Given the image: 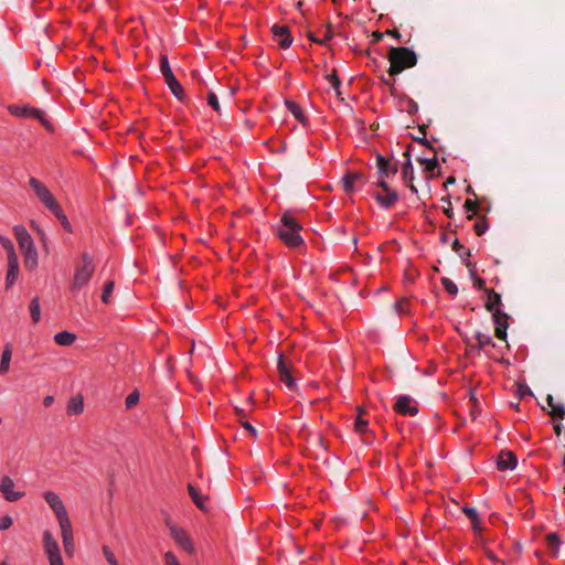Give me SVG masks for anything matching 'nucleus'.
<instances>
[{"mask_svg": "<svg viewBox=\"0 0 565 565\" xmlns=\"http://www.w3.org/2000/svg\"><path fill=\"white\" fill-rule=\"evenodd\" d=\"M463 207H465L466 212L468 213L467 218L472 220L478 213L479 204L475 200L467 199L463 204Z\"/></svg>", "mask_w": 565, "mask_h": 565, "instance_id": "40", "label": "nucleus"}, {"mask_svg": "<svg viewBox=\"0 0 565 565\" xmlns=\"http://www.w3.org/2000/svg\"><path fill=\"white\" fill-rule=\"evenodd\" d=\"M170 531H171V536L173 537V540L175 541V543L180 547H182L188 553H193L194 552L193 542H192L191 537L188 535V533L183 529L177 527V526H172L170 529Z\"/></svg>", "mask_w": 565, "mask_h": 565, "instance_id": "15", "label": "nucleus"}, {"mask_svg": "<svg viewBox=\"0 0 565 565\" xmlns=\"http://www.w3.org/2000/svg\"><path fill=\"white\" fill-rule=\"evenodd\" d=\"M546 402L548 406L551 407V412L548 415L556 420H562L565 417V405L563 403H556L554 401V397L548 394L546 397Z\"/></svg>", "mask_w": 565, "mask_h": 565, "instance_id": "23", "label": "nucleus"}, {"mask_svg": "<svg viewBox=\"0 0 565 565\" xmlns=\"http://www.w3.org/2000/svg\"><path fill=\"white\" fill-rule=\"evenodd\" d=\"M0 244L6 249L7 255H8V259L9 258H13V257H18L17 254H15L14 245H13L12 241L9 237L0 235Z\"/></svg>", "mask_w": 565, "mask_h": 565, "instance_id": "39", "label": "nucleus"}, {"mask_svg": "<svg viewBox=\"0 0 565 565\" xmlns=\"http://www.w3.org/2000/svg\"><path fill=\"white\" fill-rule=\"evenodd\" d=\"M302 225L294 217L291 211H286L276 226V235L289 248H297L305 244L300 234Z\"/></svg>", "mask_w": 565, "mask_h": 565, "instance_id": "1", "label": "nucleus"}, {"mask_svg": "<svg viewBox=\"0 0 565 565\" xmlns=\"http://www.w3.org/2000/svg\"><path fill=\"white\" fill-rule=\"evenodd\" d=\"M188 492L191 497L193 503L201 510V511H207L205 501L209 500V497L203 495L200 493V491L192 484H188Z\"/></svg>", "mask_w": 565, "mask_h": 565, "instance_id": "26", "label": "nucleus"}, {"mask_svg": "<svg viewBox=\"0 0 565 565\" xmlns=\"http://www.w3.org/2000/svg\"><path fill=\"white\" fill-rule=\"evenodd\" d=\"M355 430L360 434H363L367 430L369 422L363 419L361 416H358L354 423Z\"/></svg>", "mask_w": 565, "mask_h": 565, "instance_id": "48", "label": "nucleus"}, {"mask_svg": "<svg viewBox=\"0 0 565 565\" xmlns=\"http://www.w3.org/2000/svg\"><path fill=\"white\" fill-rule=\"evenodd\" d=\"M470 402L472 403L471 416H472L473 419H476L478 414H479V411H478V399H477L476 395L472 392H470Z\"/></svg>", "mask_w": 565, "mask_h": 565, "instance_id": "53", "label": "nucleus"}, {"mask_svg": "<svg viewBox=\"0 0 565 565\" xmlns=\"http://www.w3.org/2000/svg\"><path fill=\"white\" fill-rule=\"evenodd\" d=\"M451 247L462 259V262L467 260L471 256L470 250L467 249L457 238L454 241Z\"/></svg>", "mask_w": 565, "mask_h": 565, "instance_id": "37", "label": "nucleus"}, {"mask_svg": "<svg viewBox=\"0 0 565 565\" xmlns=\"http://www.w3.org/2000/svg\"><path fill=\"white\" fill-rule=\"evenodd\" d=\"M381 82H382L384 85L388 86V88H390V93H391V95H392V96H396V87H395V79H394V77L390 76V77L387 78V77H385V76H382V77H381Z\"/></svg>", "mask_w": 565, "mask_h": 565, "instance_id": "50", "label": "nucleus"}, {"mask_svg": "<svg viewBox=\"0 0 565 565\" xmlns=\"http://www.w3.org/2000/svg\"><path fill=\"white\" fill-rule=\"evenodd\" d=\"M417 161L422 166H425V171L430 172V173H434L435 170L439 167L438 159L436 156H434L433 158L419 157L417 159Z\"/></svg>", "mask_w": 565, "mask_h": 565, "instance_id": "35", "label": "nucleus"}, {"mask_svg": "<svg viewBox=\"0 0 565 565\" xmlns=\"http://www.w3.org/2000/svg\"><path fill=\"white\" fill-rule=\"evenodd\" d=\"M53 402H54V397L52 395H47L43 399V405L45 407H50L53 404Z\"/></svg>", "mask_w": 565, "mask_h": 565, "instance_id": "63", "label": "nucleus"}, {"mask_svg": "<svg viewBox=\"0 0 565 565\" xmlns=\"http://www.w3.org/2000/svg\"><path fill=\"white\" fill-rule=\"evenodd\" d=\"M29 310L33 323H38L41 320V305L39 297H34L31 299Z\"/></svg>", "mask_w": 565, "mask_h": 565, "instance_id": "33", "label": "nucleus"}, {"mask_svg": "<svg viewBox=\"0 0 565 565\" xmlns=\"http://www.w3.org/2000/svg\"><path fill=\"white\" fill-rule=\"evenodd\" d=\"M326 79L330 83L335 93L340 95L341 81L337 74L335 68L332 71V73L326 75Z\"/></svg>", "mask_w": 565, "mask_h": 565, "instance_id": "44", "label": "nucleus"}, {"mask_svg": "<svg viewBox=\"0 0 565 565\" xmlns=\"http://www.w3.org/2000/svg\"><path fill=\"white\" fill-rule=\"evenodd\" d=\"M285 106L301 125L305 126L308 124V117L306 116V114L303 113L302 108L298 103L290 99H286Z\"/></svg>", "mask_w": 565, "mask_h": 565, "instance_id": "25", "label": "nucleus"}, {"mask_svg": "<svg viewBox=\"0 0 565 565\" xmlns=\"http://www.w3.org/2000/svg\"><path fill=\"white\" fill-rule=\"evenodd\" d=\"M463 263H465L466 267H467V268H468V270H469V274H470L471 279H472V280H473V279H476V276H478V275H477L476 264L471 263V262L469 260V258H468L467 260H465Z\"/></svg>", "mask_w": 565, "mask_h": 565, "instance_id": "57", "label": "nucleus"}, {"mask_svg": "<svg viewBox=\"0 0 565 565\" xmlns=\"http://www.w3.org/2000/svg\"><path fill=\"white\" fill-rule=\"evenodd\" d=\"M463 513L467 515V518L472 522L473 530L479 529V515L475 508L472 507H465Z\"/></svg>", "mask_w": 565, "mask_h": 565, "instance_id": "42", "label": "nucleus"}, {"mask_svg": "<svg viewBox=\"0 0 565 565\" xmlns=\"http://www.w3.org/2000/svg\"><path fill=\"white\" fill-rule=\"evenodd\" d=\"M397 107L402 111H406L409 115H415L418 111V104L407 95L398 97Z\"/></svg>", "mask_w": 565, "mask_h": 565, "instance_id": "24", "label": "nucleus"}, {"mask_svg": "<svg viewBox=\"0 0 565 565\" xmlns=\"http://www.w3.org/2000/svg\"><path fill=\"white\" fill-rule=\"evenodd\" d=\"M19 276V258L13 257L8 259V271L6 276V288L10 289L17 281Z\"/></svg>", "mask_w": 565, "mask_h": 565, "instance_id": "20", "label": "nucleus"}, {"mask_svg": "<svg viewBox=\"0 0 565 565\" xmlns=\"http://www.w3.org/2000/svg\"><path fill=\"white\" fill-rule=\"evenodd\" d=\"M475 338L477 340V343L469 344L471 350H476L479 352L488 345L494 347V342L489 334H486L481 331H477Z\"/></svg>", "mask_w": 565, "mask_h": 565, "instance_id": "27", "label": "nucleus"}, {"mask_svg": "<svg viewBox=\"0 0 565 565\" xmlns=\"http://www.w3.org/2000/svg\"><path fill=\"white\" fill-rule=\"evenodd\" d=\"M11 356H12V347H11V344H7L1 354L0 375H4L8 373L9 367H10Z\"/></svg>", "mask_w": 565, "mask_h": 565, "instance_id": "29", "label": "nucleus"}, {"mask_svg": "<svg viewBox=\"0 0 565 565\" xmlns=\"http://www.w3.org/2000/svg\"><path fill=\"white\" fill-rule=\"evenodd\" d=\"M54 341L61 347H70L76 341V335L70 331H61L55 333Z\"/></svg>", "mask_w": 565, "mask_h": 565, "instance_id": "28", "label": "nucleus"}, {"mask_svg": "<svg viewBox=\"0 0 565 565\" xmlns=\"http://www.w3.org/2000/svg\"><path fill=\"white\" fill-rule=\"evenodd\" d=\"M114 288H115V282L113 280H107L104 284L103 292H102V301L105 305L110 303V296H111V294L114 291Z\"/></svg>", "mask_w": 565, "mask_h": 565, "instance_id": "41", "label": "nucleus"}, {"mask_svg": "<svg viewBox=\"0 0 565 565\" xmlns=\"http://www.w3.org/2000/svg\"><path fill=\"white\" fill-rule=\"evenodd\" d=\"M43 547L49 562L62 557L58 543L47 530L43 532Z\"/></svg>", "mask_w": 565, "mask_h": 565, "instance_id": "12", "label": "nucleus"}, {"mask_svg": "<svg viewBox=\"0 0 565 565\" xmlns=\"http://www.w3.org/2000/svg\"><path fill=\"white\" fill-rule=\"evenodd\" d=\"M102 550H103V554L109 565H119L114 553L110 551V548L107 545H104Z\"/></svg>", "mask_w": 565, "mask_h": 565, "instance_id": "49", "label": "nucleus"}, {"mask_svg": "<svg viewBox=\"0 0 565 565\" xmlns=\"http://www.w3.org/2000/svg\"><path fill=\"white\" fill-rule=\"evenodd\" d=\"M139 398H140V395H139V392L137 390H135L134 392H131L127 397H126V401H125V406L127 409H131L134 408L138 402H139Z\"/></svg>", "mask_w": 565, "mask_h": 565, "instance_id": "46", "label": "nucleus"}, {"mask_svg": "<svg viewBox=\"0 0 565 565\" xmlns=\"http://www.w3.org/2000/svg\"><path fill=\"white\" fill-rule=\"evenodd\" d=\"M160 72L164 79L174 75L171 70L168 55H166V54L160 55Z\"/></svg>", "mask_w": 565, "mask_h": 565, "instance_id": "38", "label": "nucleus"}, {"mask_svg": "<svg viewBox=\"0 0 565 565\" xmlns=\"http://www.w3.org/2000/svg\"><path fill=\"white\" fill-rule=\"evenodd\" d=\"M29 185L34 191L41 203L49 210H56L58 202L55 200L49 188L34 177L29 180Z\"/></svg>", "mask_w": 565, "mask_h": 565, "instance_id": "5", "label": "nucleus"}, {"mask_svg": "<svg viewBox=\"0 0 565 565\" xmlns=\"http://www.w3.org/2000/svg\"><path fill=\"white\" fill-rule=\"evenodd\" d=\"M412 146H408L404 151L405 162L402 164L401 174L404 182L414 181V168L412 163Z\"/></svg>", "mask_w": 565, "mask_h": 565, "instance_id": "19", "label": "nucleus"}, {"mask_svg": "<svg viewBox=\"0 0 565 565\" xmlns=\"http://www.w3.org/2000/svg\"><path fill=\"white\" fill-rule=\"evenodd\" d=\"M412 138H413V140L415 142L420 143V145L427 147L429 150H431L435 153L437 152L436 148L431 145V141L426 138V136H422V137L413 136Z\"/></svg>", "mask_w": 565, "mask_h": 565, "instance_id": "51", "label": "nucleus"}, {"mask_svg": "<svg viewBox=\"0 0 565 565\" xmlns=\"http://www.w3.org/2000/svg\"><path fill=\"white\" fill-rule=\"evenodd\" d=\"M333 38V26L331 23H328L326 25V30H324V33H323V38L321 41H324V45L327 44V42H329L331 39Z\"/></svg>", "mask_w": 565, "mask_h": 565, "instance_id": "54", "label": "nucleus"}, {"mask_svg": "<svg viewBox=\"0 0 565 565\" xmlns=\"http://www.w3.org/2000/svg\"><path fill=\"white\" fill-rule=\"evenodd\" d=\"M60 529H61V535H62L65 554L67 556L72 557L75 552V543H74V537H73L72 523L68 522V523L62 524V525H60Z\"/></svg>", "mask_w": 565, "mask_h": 565, "instance_id": "16", "label": "nucleus"}, {"mask_svg": "<svg viewBox=\"0 0 565 565\" xmlns=\"http://www.w3.org/2000/svg\"><path fill=\"white\" fill-rule=\"evenodd\" d=\"M484 292L487 295L486 309L491 313H494L495 310H502L501 295L493 289H484Z\"/></svg>", "mask_w": 565, "mask_h": 565, "instance_id": "22", "label": "nucleus"}, {"mask_svg": "<svg viewBox=\"0 0 565 565\" xmlns=\"http://www.w3.org/2000/svg\"><path fill=\"white\" fill-rule=\"evenodd\" d=\"M561 545L562 540L556 532H552L546 535V546L553 555L558 553Z\"/></svg>", "mask_w": 565, "mask_h": 565, "instance_id": "31", "label": "nucleus"}, {"mask_svg": "<svg viewBox=\"0 0 565 565\" xmlns=\"http://www.w3.org/2000/svg\"><path fill=\"white\" fill-rule=\"evenodd\" d=\"M308 38L310 39L311 42L313 43H317V44H320V45H324V41H321L322 38H317L312 32H309L308 33Z\"/></svg>", "mask_w": 565, "mask_h": 565, "instance_id": "62", "label": "nucleus"}, {"mask_svg": "<svg viewBox=\"0 0 565 565\" xmlns=\"http://www.w3.org/2000/svg\"><path fill=\"white\" fill-rule=\"evenodd\" d=\"M14 481L11 477L4 476L0 482V491L2 492L6 500L15 502L24 497L23 491H14Z\"/></svg>", "mask_w": 565, "mask_h": 565, "instance_id": "13", "label": "nucleus"}, {"mask_svg": "<svg viewBox=\"0 0 565 565\" xmlns=\"http://www.w3.org/2000/svg\"><path fill=\"white\" fill-rule=\"evenodd\" d=\"M518 465V459L512 451H501L497 458V468L500 471L513 470Z\"/></svg>", "mask_w": 565, "mask_h": 565, "instance_id": "18", "label": "nucleus"}, {"mask_svg": "<svg viewBox=\"0 0 565 565\" xmlns=\"http://www.w3.org/2000/svg\"><path fill=\"white\" fill-rule=\"evenodd\" d=\"M393 409L403 416H415L419 412L417 403L409 395H401Z\"/></svg>", "mask_w": 565, "mask_h": 565, "instance_id": "9", "label": "nucleus"}, {"mask_svg": "<svg viewBox=\"0 0 565 565\" xmlns=\"http://www.w3.org/2000/svg\"><path fill=\"white\" fill-rule=\"evenodd\" d=\"M351 177H354L353 178L354 182H358V181H362L364 183L366 182L364 174L361 172H351Z\"/></svg>", "mask_w": 565, "mask_h": 565, "instance_id": "61", "label": "nucleus"}, {"mask_svg": "<svg viewBox=\"0 0 565 565\" xmlns=\"http://www.w3.org/2000/svg\"><path fill=\"white\" fill-rule=\"evenodd\" d=\"M509 319L510 316L503 310H495L492 313V320L494 323V334L499 340H507L508 333L507 330L509 328Z\"/></svg>", "mask_w": 565, "mask_h": 565, "instance_id": "11", "label": "nucleus"}, {"mask_svg": "<svg viewBox=\"0 0 565 565\" xmlns=\"http://www.w3.org/2000/svg\"><path fill=\"white\" fill-rule=\"evenodd\" d=\"M95 271L94 258L84 252L81 255V264L76 265L73 279L70 285L72 292L82 290L90 281Z\"/></svg>", "mask_w": 565, "mask_h": 565, "instance_id": "3", "label": "nucleus"}, {"mask_svg": "<svg viewBox=\"0 0 565 565\" xmlns=\"http://www.w3.org/2000/svg\"><path fill=\"white\" fill-rule=\"evenodd\" d=\"M24 256V267L32 271L38 267V252L36 248L22 252Z\"/></svg>", "mask_w": 565, "mask_h": 565, "instance_id": "32", "label": "nucleus"}, {"mask_svg": "<svg viewBox=\"0 0 565 565\" xmlns=\"http://www.w3.org/2000/svg\"><path fill=\"white\" fill-rule=\"evenodd\" d=\"M13 521L10 515H4L0 519V530H7L12 525Z\"/></svg>", "mask_w": 565, "mask_h": 565, "instance_id": "56", "label": "nucleus"}, {"mask_svg": "<svg viewBox=\"0 0 565 565\" xmlns=\"http://www.w3.org/2000/svg\"><path fill=\"white\" fill-rule=\"evenodd\" d=\"M377 168V181H386L387 178L394 177L398 171L397 161L386 159L382 153L377 152L375 156Z\"/></svg>", "mask_w": 565, "mask_h": 565, "instance_id": "8", "label": "nucleus"}, {"mask_svg": "<svg viewBox=\"0 0 565 565\" xmlns=\"http://www.w3.org/2000/svg\"><path fill=\"white\" fill-rule=\"evenodd\" d=\"M273 39L278 45L286 50L292 44L294 38L288 25L274 24L271 26Z\"/></svg>", "mask_w": 565, "mask_h": 565, "instance_id": "10", "label": "nucleus"}, {"mask_svg": "<svg viewBox=\"0 0 565 565\" xmlns=\"http://www.w3.org/2000/svg\"><path fill=\"white\" fill-rule=\"evenodd\" d=\"M13 234L15 236V239L19 244V248L21 249V252L35 248L30 233L23 225H15L13 227Z\"/></svg>", "mask_w": 565, "mask_h": 565, "instance_id": "14", "label": "nucleus"}, {"mask_svg": "<svg viewBox=\"0 0 565 565\" xmlns=\"http://www.w3.org/2000/svg\"><path fill=\"white\" fill-rule=\"evenodd\" d=\"M43 498L49 504V507L53 510L58 521V525L71 522L67 510L62 501V499L53 491H45L43 493Z\"/></svg>", "mask_w": 565, "mask_h": 565, "instance_id": "7", "label": "nucleus"}, {"mask_svg": "<svg viewBox=\"0 0 565 565\" xmlns=\"http://www.w3.org/2000/svg\"><path fill=\"white\" fill-rule=\"evenodd\" d=\"M387 58L390 61L388 75L394 77L406 68L414 67L417 64V54L409 47L392 46Z\"/></svg>", "mask_w": 565, "mask_h": 565, "instance_id": "2", "label": "nucleus"}, {"mask_svg": "<svg viewBox=\"0 0 565 565\" xmlns=\"http://www.w3.org/2000/svg\"><path fill=\"white\" fill-rule=\"evenodd\" d=\"M489 228V223L484 216L479 217L473 224V231L478 236L483 235Z\"/></svg>", "mask_w": 565, "mask_h": 565, "instance_id": "43", "label": "nucleus"}, {"mask_svg": "<svg viewBox=\"0 0 565 565\" xmlns=\"http://www.w3.org/2000/svg\"><path fill=\"white\" fill-rule=\"evenodd\" d=\"M84 412V402L81 396L73 397L66 407V414L68 416L79 415Z\"/></svg>", "mask_w": 565, "mask_h": 565, "instance_id": "30", "label": "nucleus"}, {"mask_svg": "<svg viewBox=\"0 0 565 565\" xmlns=\"http://www.w3.org/2000/svg\"><path fill=\"white\" fill-rule=\"evenodd\" d=\"M484 286H486L484 279L480 278L479 276H476V279H473V287L478 290H484V289H487Z\"/></svg>", "mask_w": 565, "mask_h": 565, "instance_id": "59", "label": "nucleus"}, {"mask_svg": "<svg viewBox=\"0 0 565 565\" xmlns=\"http://www.w3.org/2000/svg\"><path fill=\"white\" fill-rule=\"evenodd\" d=\"M207 104L216 111V113H220L221 110V106H220V103H218V98L216 96V94L214 92H209L207 94Z\"/></svg>", "mask_w": 565, "mask_h": 565, "instance_id": "47", "label": "nucleus"}, {"mask_svg": "<svg viewBox=\"0 0 565 565\" xmlns=\"http://www.w3.org/2000/svg\"><path fill=\"white\" fill-rule=\"evenodd\" d=\"M375 185L382 189L383 192L374 193L373 199L385 210L393 207L399 199L397 191L391 189L386 181L376 182Z\"/></svg>", "mask_w": 565, "mask_h": 565, "instance_id": "6", "label": "nucleus"}, {"mask_svg": "<svg viewBox=\"0 0 565 565\" xmlns=\"http://www.w3.org/2000/svg\"><path fill=\"white\" fill-rule=\"evenodd\" d=\"M164 563L166 565H181L177 556L170 551L164 554Z\"/></svg>", "mask_w": 565, "mask_h": 565, "instance_id": "52", "label": "nucleus"}, {"mask_svg": "<svg viewBox=\"0 0 565 565\" xmlns=\"http://www.w3.org/2000/svg\"><path fill=\"white\" fill-rule=\"evenodd\" d=\"M446 201H447L448 205L446 207H444V213L447 215V217L452 218L455 213H454V210H452V205H451L450 199L448 198Z\"/></svg>", "mask_w": 565, "mask_h": 565, "instance_id": "60", "label": "nucleus"}, {"mask_svg": "<svg viewBox=\"0 0 565 565\" xmlns=\"http://www.w3.org/2000/svg\"><path fill=\"white\" fill-rule=\"evenodd\" d=\"M234 411H235L236 415L239 416L241 418H244L247 416V413L245 412L244 408L235 406Z\"/></svg>", "mask_w": 565, "mask_h": 565, "instance_id": "64", "label": "nucleus"}, {"mask_svg": "<svg viewBox=\"0 0 565 565\" xmlns=\"http://www.w3.org/2000/svg\"><path fill=\"white\" fill-rule=\"evenodd\" d=\"M353 178L354 177H351V171H349L341 179L342 189L347 194H351L355 191V182Z\"/></svg>", "mask_w": 565, "mask_h": 565, "instance_id": "36", "label": "nucleus"}, {"mask_svg": "<svg viewBox=\"0 0 565 565\" xmlns=\"http://www.w3.org/2000/svg\"><path fill=\"white\" fill-rule=\"evenodd\" d=\"M440 281H441L444 289L450 296H456L458 294V287L450 278L443 277Z\"/></svg>", "mask_w": 565, "mask_h": 565, "instance_id": "45", "label": "nucleus"}, {"mask_svg": "<svg viewBox=\"0 0 565 565\" xmlns=\"http://www.w3.org/2000/svg\"><path fill=\"white\" fill-rule=\"evenodd\" d=\"M277 370L280 376V381L286 385L288 390H294L296 386L295 379L292 377L289 367L287 366L284 355L278 356Z\"/></svg>", "mask_w": 565, "mask_h": 565, "instance_id": "17", "label": "nucleus"}, {"mask_svg": "<svg viewBox=\"0 0 565 565\" xmlns=\"http://www.w3.org/2000/svg\"><path fill=\"white\" fill-rule=\"evenodd\" d=\"M172 95L181 103H184L186 99L183 86L177 79L174 75L164 79Z\"/></svg>", "mask_w": 565, "mask_h": 565, "instance_id": "21", "label": "nucleus"}, {"mask_svg": "<svg viewBox=\"0 0 565 565\" xmlns=\"http://www.w3.org/2000/svg\"><path fill=\"white\" fill-rule=\"evenodd\" d=\"M8 111L18 118H34L38 119L44 129L49 132H54V125L46 117L44 110L29 106V105H10Z\"/></svg>", "mask_w": 565, "mask_h": 565, "instance_id": "4", "label": "nucleus"}, {"mask_svg": "<svg viewBox=\"0 0 565 565\" xmlns=\"http://www.w3.org/2000/svg\"><path fill=\"white\" fill-rule=\"evenodd\" d=\"M241 425L250 434V436L256 437L257 430L256 428L247 420H241Z\"/></svg>", "mask_w": 565, "mask_h": 565, "instance_id": "58", "label": "nucleus"}, {"mask_svg": "<svg viewBox=\"0 0 565 565\" xmlns=\"http://www.w3.org/2000/svg\"><path fill=\"white\" fill-rule=\"evenodd\" d=\"M61 223V225L63 226V228L67 232H72V225L67 218V216L64 214L61 205L58 204L56 210H52L50 211Z\"/></svg>", "mask_w": 565, "mask_h": 565, "instance_id": "34", "label": "nucleus"}, {"mask_svg": "<svg viewBox=\"0 0 565 565\" xmlns=\"http://www.w3.org/2000/svg\"><path fill=\"white\" fill-rule=\"evenodd\" d=\"M518 395H519V397L522 399V398H524V397H525V396H527V395H530V396H531V395H532V392H531V390H530V387H529L527 385H525V384H520V385L518 386Z\"/></svg>", "mask_w": 565, "mask_h": 565, "instance_id": "55", "label": "nucleus"}]
</instances>
